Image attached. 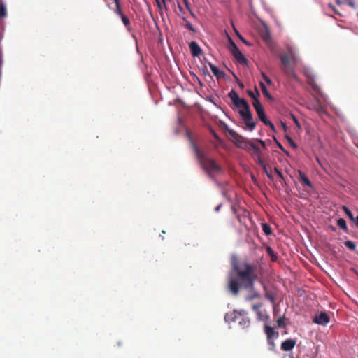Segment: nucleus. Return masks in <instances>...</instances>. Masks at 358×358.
<instances>
[{"instance_id": "1", "label": "nucleus", "mask_w": 358, "mask_h": 358, "mask_svg": "<svg viewBox=\"0 0 358 358\" xmlns=\"http://www.w3.org/2000/svg\"><path fill=\"white\" fill-rule=\"evenodd\" d=\"M232 269L229 273L228 288L234 295H237L240 289H252L255 282L258 279L259 266L245 260L231 262Z\"/></svg>"}, {"instance_id": "2", "label": "nucleus", "mask_w": 358, "mask_h": 358, "mask_svg": "<svg viewBox=\"0 0 358 358\" xmlns=\"http://www.w3.org/2000/svg\"><path fill=\"white\" fill-rule=\"evenodd\" d=\"M228 96L236 108H238L239 115L247 128L250 131L254 130L256 122L253 120L248 103L244 99L239 98L238 93L234 90H231L229 92Z\"/></svg>"}, {"instance_id": "3", "label": "nucleus", "mask_w": 358, "mask_h": 358, "mask_svg": "<svg viewBox=\"0 0 358 358\" xmlns=\"http://www.w3.org/2000/svg\"><path fill=\"white\" fill-rule=\"evenodd\" d=\"M192 145L201 166L211 179L215 180V175L222 173V167L214 159L209 158L205 153L200 151L196 144L192 143Z\"/></svg>"}, {"instance_id": "4", "label": "nucleus", "mask_w": 358, "mask_h": 358, "mask_svg": "<svg viewBox=\"0 0 358 358\" xmlns=\"http://www.w3.org/2000/svg\"><path fill=\"white\" fill-rule=\"evenodd\" d=\"M224 320L227 322H235L243 328L245 329L249 327L250 324V320L246 315V312L243 310L240 312L233 311L228 313L224 316Z\"/></svg>"}, {"instance_id": "5", "label": "nucleus", "mask_w": 358, "mask_h": 358, "mask_svg": "<svg viewBox=\"0 0 358 358\" xmlns=\"http://www.w3.org/2000/svg\"><path fill=\"white\" fill-rule=\"evenodd\" d=\"M237 143L239 147L251 150V155L254 159L262 156L261 150L252 141H247L245 138L240 137V140H238Z\"/></svg>"}, {"instance_id": "6", "label": "nucleus", "mask_w": 358, "mask_h": 358, "mask_svg": "<svg viewBox=\"0 0 358 358\" xmlns=\"http://www.w3.org/2000/svg\"><path fill=\"white\" fill-rule=\"evenodd\" d=\"M280 60L284 65H298L297 51L294 48L288 47L287 52L281 55Z\"/></svg>"}, {"instance_id": "7", "label": "nucleus", "mask_w": 358, "mask_h": 358, "mask_svg": "<svg viewBox=\"0 0 358 358\" xmlns=\"http://www.w3.org/2000/svg\"><path fill=\"white\" fill-rule=\"evenodd\" d=\"M229 49L230 52L234 55V58L237 60V62L241 64V65H245L247 64V59L244 57V55L241 53V52L239 50L237 45L231 41L229 45Z\"/></svg>"}, {"instance_id": "8", "label": "nucleus", "mask_w": 358, "mask_h": 358, "mask_svg": "<svg viewBox=\"0 0 358 358\" xmlns=\"http://www.w3.org/2000/svg\"><path fill=\"white\" fill-rule=\"evenodd\" d=\"M329 316L325 312H321L315 315L313 319V322L320 325H326L329 322Z\"/></svg>"}, {"instance_id": "9", "label": "nucleus", "mask_w": 358, "mask_h": 358, "mask_svg": "<svg viewBox=\"0 0 358 358\" xmlns=\"http://www.w3.org/2000/svg\"><path fill=\"white\" fill-rule=\"evenodd\" d=\"M259 34L262 40L266 43H269L271 41V32L268 27L266 24L264 23L262 27L259 29Z\"/></svg>"}, {"instance_id": "10", "label": "nucleus", "mask_w": 358, "mask_h": 358, "mask_svg": "<svg viewBox=\"0 0 358 358\" xmlns=\"http://www.w3.org/2000/svg\"><path fill=\"white\" fill-rule=\"evenodd\" d=\"M189 49L193 57H200L203 54L202 49L196 41H192L189 45Z\"/></svg>"}, {"instance_id": "11", "label": "nucleus", "mask_w": 358, "mask_h": 358, "mask_svg": "<svg viewBox=\"0 0 358 358\" xmlns=\"http://www.w3.org/2000/svg\"><path fill=\"white\" fill-rule=\"evenodd\" d=\"M296 343V339H287L281 343V350L285 352L290 351L294 348Z\"/></svg>"}, {"instance_id": "12", "label": "nucleus", "mask_w": 358, "mask_h": 358, "mask_svg": "<svg viewBox=\"0 0 358 358\" xmlns=\"http://www.w3.org/2000/svg\"><path fill=\"white\" fill-rule=\"evenodd\" d=\"M303 74L307 78L308 84L311 86L312 89L315 92H318L320 91V88L317 86V85L316 84V83L315 82L313 77L312 76L309 75L308 72L307 71H304Z\"/></svg>"}, {"instance_id": "13", "label": "nucleus", "mask_w": 358, "mask_h": 358, "mask_svg": "<svg viewBox=\"0 0 358 358\" xmlns=\"http://www.w3.org/2000/svg\"><path fill=\"white\" fill-rule=\"evenodd\" d=\"M264 332L266 335L267 339H272L278 336V332L275 331L274 329L267 324L264 326Z\"/></svg>"}, {"instance_id": "14", "label": "nucleus", "mask_w": 358, "mask_h": 358, "mask_svg": "<svg viewBox=\"0 0 358 358\" xmlns=\"http://www.w3.org/2000/svg\"><path fill=\"white\" fill-rule=\"evenodd\" d=\"M298 173H299V179H300L301 182L303 185H306V186H308L310 188H313V186L311 182L310 181L308 178L305 175V173H303L300 170L298 171Z\"/></svg>"}, {"instance_id": "15", "label": "nucleus", "mask_w": 358, "mask_h": 358, "mask_svg": "<svg viewBox=\"0 0 358 358\" xmlns=\"http://www.w3.org/2000/svg\"><path fill=\"white\" fill-rule=\"evenodd\" d=\"M283 73L289 78L295 80L296 82H299L296 73L294 72V69H282Z\"/></svg>"}, {"instance_id": "16", "label": "nucleus", "mask_w": 358, "mask_h": 358, "mask_svg": "<svg viewBox=\"0 0 358 358\" xmlns=\"http://www.w3.org/2000/svg\"><path fill=\"white\" fill-rule=\"evenodd\" d=\"M259 85L262 92V94L268 99L271 101H273V97L271 96V94L268 92L266 85L262 83H259Z\"/></svg>"}, {"instance_id": "17", "label": "nucleus", "mask_w": 358, "mask_h": 358, "mask_svg": "<svg viewBox=\"0 0 358 358\" xmlns=\"http://www.w3.org/2000/svg\"><path fill=\"white\" fill-rule=\"evenodd\" d=\"M256 113H257V115L259 117V119L260 120V121H262V122H265V120H267V117H266V115L264 113V108L262 107L260 108H257L255 110Z\"/></svg>"}, {"instance_id": "18", "label": "nucleus", "mask_w": 358, "mask_h": 358, "mask_svg": "<svg viewBox=\"0 0 358 358\" xmlns=\"http://www.w3.org/2000/svg\"><path fill=\"white\" fill-rule=\"evenodd\" d=\"M210 71H212L213 75L215 76H216L217 79H218V80L221 79V78L224 79L225 74H224V71L222 70H221L220 69H210Z\"/></svg>"}, {"instance_id": "19", "label": "nucleus", "mask_w": 358, "mask_h": 358, "mask_svg": "<svg viewBox=\"0 0 358 358\" xmlns=\"http://www.w3.org/2000/svg\"><path fill=\"white\" fill-rule=\"evenodd\" d=\"M7 16V10L5 3L0 0V18H5Z\"/></svg>"}, {"instance_id": "20", "label": "nucleus", "mask_w": 358, "mask_h": 358, "mask_svg": "<svg viewBox=\"0 0 358 358\" xmlns=\"http://www.w3.org/2000/svg\"><path fill=\"white\" fill-rule=\"evenodd\" d=\"M247 93H248V96L251 99H252V100H255V99L259 98L260 96V94L256 87H255V92H252V90H248Z\"/></svg>"}, {"instance_id": "21", "label": "nucleus", "mask_w": 358, "mask_h": 358, "mask_svg": "<svg viewBox=\"0 0 358 358\" xmlns=\"http://www.w3.org/2000/svg\"><path fill=\"white\" fill-rule=\"evenodd\" d=\"M266 252L268 253V255L271 257V259L273 262H275L278 259V256L276 255V254L274 252V251L273 250V249L271 248V247L270 246H266Z\"/></svg>"}, {"instance_id": "22", "label": "nucleus", "mask_w": 358, "mask_h": 358, "mask_svg": "<svg viewBox=\"0 0 358 358\" xmlns=\"http://www.w3.org/2000/svg\"><path fill=\"white\" fill-rule=\"evenodd\" d=\"M114 2L115 3V8L114 9V12L120 17L123 15V13L121 10L120 0H114Z\"/></svg>"}, {"instance_id": "23", "label": "nucleus", "mask_w": 358, "mask_h": 358, "mask_svg": "<svg viewBox=\"0 0 358 358\" xmlns=\"http://www.w3.org/2000/svg\"><path fill=\"white\" fill-rule=\"evenodd\" d=\"M262 231L264 232V234L266 235H270L272 233L271 228L270 225L267 223H262Z\"/></svg>"}, {"instance_id": "24", "label": "nucleus", "mask_w": 358, "mask_h": 358, "mask_svg": "<svg viewBox=\"0 0 358 358\" xmlns=\"http://www.w3.org/2000/svg\"><path fill=\"white\" fill-rule=\"evenodd\" d=\"M337 225L344 231L348 229L346 222L343 218H339L337 220Z\"/></svg>"}, {"instance_id": "25", "label": "nucleus", "mask_w": 358, "mask_h": 358, "mask_svg": "<svg viewBox=\"0 0 358 358\" xmlns=\"http://www.w3.org/2000/svg\"><path fill=\"white\" fill-rule=\"evenodd\" d=\"M342 209L345 212V213L346 214V215L352 220V221H354L355 220V217H354V215L352 214V213L350 211V210L345 206H343L342 207Z\"/></svg>"}, {"instance_id": "26", "label": "nucleus", "mask_w": 358, "mask_h": 358, "mask_svg": "<svg viewBox=\"0 0 358 358\" xmlns=\"http://www.w3.org/2000/svg\"><path fill=\"white\" fill-rule=\"evenodd\" d=\"M257 315V319L261 321L266 320L268 318V315H267L266 313H264L262 310L259 311Z\"/></svg>"}, {"instance_id": "27", "label": "nucleus", "mask_w": 358, "mask_h": 358, "mask_svg": "<svg viewBox=\"0 0 358 358\" xmlns=\"http://www.w3.org/2000/svg\"><path fill=\"white\" fill-rule=\"evenodd\" d=\"M345 245L350 250H355L356 249V244L352 241H347L344 243Z\"/></svg>"}, {"instance_id": "28", "label": "nucleus", "mask_w": 358, "mask_h": 358, "mask_svg": "<svg viewBox=\"0 0 358 358\" xmlns=\"http://www.w3.org/2000/svg\"><path fill=\"white\" fill-rule=\"evenodd\" d=\"M277 325L279 328H284L285 327L286 324L285 322V316L279 317L277 321Z\"/></svg>"}, {"instance_id": "29", "label": "nucleus", "mask_w": 358, "mask_h": 358, "mask_svg": "<svg viewBox=\"0 0 358 358\" xmlns=\"http://www.w3.org/2000/svg\"><path fill=\"white\" fill-rule=\"evenodd\" d=\"M252 106H253L255 110H256L257 108H260L263 107L260 101L259 100V98L255 99V100H253Z\"/></svg>"}, {"instance_id": "30", "label": "nucleus", "mask_w": 358, "mask_h": 358, "mask_svg": "<svg viewBox=\"0 0 358 358\" xmlns=\"http://www.w3.org/2000/svg\"><path fill=\"white\" fill-rule=\"evenodd\" d=\"M265 297L269 300L271 302L274 303L275 301V295L272 292H266Z\"/></svg>"}, {"instance_id": "31", "label": "nucleus", "mask_w": 358, "mask_h": 358, "mask_svg": "<svg viewBox=\"0 0 358 358\" xmlns=\"http://www.w3.org/2000/svg\"><path fill=\"white\" fill-rule=\"evenodd\" d=\"M120 17L122 19V21L123 24L126 27H127V26H129L130 24V20H129V19L126 15H124L123 14L122 16H120Z\"/></svg>"}, {"instance_id": "32", "label": "nucleus", "mask_w": 358, "mask_h": 358, "mask_svg": "<svg viewBox=\"0 0 358 358\" xmlns=\"http://www.w3.org/2000/svg\"><path fill=\"white\" fill-rule=\"evenodd\" d=\"M265 125L269 127L271 130L274 132H275V126L274 124L270 121L268 120V119L266 120H265V122H263Z\"/></svg>"}, {"instance_id": "33", "label": "nucleus", "mask_w": 358, "mask_h": 358, "mask_svg": "<svg viewBox=\"0 0 358 358\" xmlns=\"http://www.w3.org/2000/svg\"><path fill=\"white\" fill-rule=\"evenodd\" d=\"M285 138L287 140V141L293 148H296V144L294 142L293 139L290 136L286 135Z\"/></svg>"}, {"instance_id": "34", "label": "nucleus", "mask_w": 358, "mask_h": 358, "mask_svg": "<svg viewBox=\"0 0 358 358\" xmlns=\"http://www.w3.org/2000/svg\"><path fill=\"white\" fill-rule=\"evenodd\" d=\"M262 169H263V170H264V173H266V175L267 176V177H268L269 179L272 180V179H273V176H272V174L268 171V169H267V166H266V164L264 165V166H262Z\"/></svg>"}, {"instance_id": "35", "label": "nucleus", "mask_w": 358, "mask_h": 358, "mask_svg": "<svg viewBox=\"0 0 358 358\" xmlns=\"http://www.w3.org/2000/svg\"><path fill=\"white\" fill-rule=\"evenodd\" d=\"M261 308H262V303H257V304H254L252 305V309L256 313H257L259 311L262 310H261Z\"/></svg>"}, {"instance_id": "36", "label": "nucleus", "mask_w": 358, "mask_h": 358, "mask_svg": "<svg viewBox=\"0 0 358 358\" xmlns=\"http://www.w3.org/2000/svg\"><path fill=\"white\" fill-rule=\"evenodd\" d=\"M185 27L187 29H188L189 31L195 32V29H194L193 25L188 21H187L185 23Z\"/></svg>"}, {"instance_id": "37", "label": "nucleus", "mask_w": 358, "mask_h": 358, "mask_svg": "<svg viewBox=\"0 0 358 358\" xmlns=\"http://www.w3.org/2000/svg\"><path fill=\"white\" fill-rule=\"evenodd\" d=\"M255 160L262 167L266 164L262 159V157H258L255 159Z\"/></svg>"}, {"instance_id": "38", "label": "nucleus", "mask_w": 358, "mask_h": 358, "mask_svg": "<svg viewBox=\"0 0 358 358\" xmlns=\"http://www.w3.org/2000/svg\"><path fill=\"white\" fill-rule=\"evenodd\" d=\"M199 70H201L205 76L208 75L210 78H211L210 74V69H199Z\"/></svg>"}, {"instance_id": "39", "label": "nucleus", "mask_w": 358, "mask_h": 358, "mask_svg": "<svg viewBox=\"0 0 358 358\" xmlns=\"http://www.w3.org/2000/svg\"><path fill=\"white\" fill-rule=\"evenodd\" d=\"M274 171L277 173V175L282 180H284V176L281 171H279V169L277 167L274 168Z\"/></svg>"}, {"instance_id": "40", "label": "nucleus", "mask_w": 358, "mask_h": 358, "mask_svg": "<svg viewBox=\"0 0 358 358\" xmlns=\"http://www.w3.org/2000/svg\"><path fill=\"white\" fill-rule=\"evenodd\" d=\"M292 120L294 122V124H296V126L298 127V128H300L301 127V125H300V123L298 121V120L296 119V117L295 116H294L293 115H292Z\"/></svg>"}, {"instance_id": "41", "label": "nucleus", "mask_w": 358, "mask_h": 358, "mask_svg": "<svg viewBox=\"0 0 358 358\" xmlns=\"http://www.w3.org/2000/svg\"><path fill=\"white\" fill-rule=\"evenodd\" d=\"M232 74H233L234 77L237 80V83H238V86H239L241 88H242V89H243V88L244 87V85H243V83L242 82H241V81L238 79L237 76H236L234 73H232Z\"/></svg>"}, {"instance_id": "42", "label": "nucleus", "mask_w": 358, "mask_h": 358, "mask_svg": "<svg viewBox=\"0 0 358 358\" xmlns=\"http://www.w3.org/2000/svg\"><path fill=\"white\" fill-rule=\"evenodd\" d=\"M210 133L212 134V135L214 136V138L215 139H217V141L220 140V138L219 136L217 135V134L213 129H210Z\"/></svg>"}, {"instance_id": "43", "label": "nucleus", "mask_w": 358, "mask_h": 358, "mask_svg": "<svg viewBox=\"0 0 358 358\" xmlns=\"http://www.w3.org/2000/svg\"><path fill=\"white\" fill-rule=\"evenodd\" d=\"M268 345L271 347V349L273 350L275 347V343L272 339H267Z\"/></svg>"}, {"instance_id": "44", "label": "nucleus", "mask_w": 358, "mask_h": 358, "mask_svg": "<svg viewBox=\"0 0 358 358\" xmlns=\"http://www.w3.org/2000/svg\"><path fill=\"white\" fill-rule=\"evenodd\" d=\"M262 76H263L264 80L267 83V84L271 85V80H270V78L268 77H267L264 73H262Z\"/></svg>"}, {"instance_id": "45", "label": "nucleus", "mask_w": 358, "mask_h": 358, "mask_svg": "<svg viewBox=\"0 0 358 358\" xmlns=\"http://www.w3.org/2000/svg\"><path fill=\"white\" fill-rule=\"evenodd\" d=\"M156 2H157L158 8L159 9H162V6H164L163 3L162 2V1L161 0H156Z\"/></svg>"}, {"instance_id": "46", "label": "nucleus", "mask_w": 358, "mask_h": 358, "mask_svg": "<svg viewBox=\"0 0 358 358\" xmlns=\"http://www.w3.org/2000/svg\"><path fill=\"white\" fill-rule=\"evenodd\" d=\"M255 141H257V142H259V143L262 145V146L263 148H265V147H266L265 142H264V141H262V139H256Z\"/></svg>"}, {"instance_id": "47", "label": "nucleus", "mask_w": 358, "mask_h": 358, "mask_svg": "<svg viewBox=\"0 0 358 358\" xmlns=\"http://www.w3.org/2000/svg\"><path fill=\"white\" fill-rule=\"evenodd\" d=\"M348 5H349L351 7H355V3L352 0H347Z\"/></svg>"}, {"instance_id": "48", "label": "nucleus", "mask_w": 358, "mask_h": 358, "mask_svg": "<svg viewBox=\"0 0 358 358\" xmlns=\"http://www.w3.org/2000/svg\"><path fill=\"white\" fill-rule=\"evenodd\" d=\"M278 148H279L281 150H282L283 152H285V148L282 147V145L280 143H278Z\"/></svg>"}, {"instance_id": "49", "label": "nucleus", "mask_w": 358, "mask_h": 358, "mask_svg": "<svg viewBox=\"0 0 358 358\" xmlns=\"http://www.w3.org/2000/svg\"><path fill=\"white\" fill-rule=\"evenodd\" d=\"M329 6H330L331 8H332V10H334V12L335 13H336V14H338V15H340L339 12H338V10H336L334 8V6H333L332 5H329Z\"/></svg>"}, {"instance_id": "50", "label": "nucleus", "mask_w": 358, "mask_h": 358, "mask_svg": "<svg viewBox=\"0 0 358 358\" xmlns=\"http://www.w3.org/2000/svg\"><path fill=\"white\" fill-rule=\"evenodd\" d=\"M239 38L245 44H248L247 41L241 36L238 34Z\"/></svg>"}, {"instance_id": "51", "label": "nucleus", "mask_w": 358, "mask_h": 358, "mask_svg": "<svg viewBox=\"0 0 358 358\" xmlns=\"http://www.w3.org/2000/svg\"><path fill=\"white\" fill-rule=\"evenodd\" d=\"M221 206H222V204L218 205V206L215 208V210L216 212L219 211V210H220V208H221Z\"/></svg>"}, {"instance_id": "52", "label": "nucleus", "mask_w": 358, "mask_h": 358, "mask_svg": "<svg viewBox=\"0 0 358 358\" xmlns=\"http://www.w3.org/2000/svg\"><path fill=\"white\" fill-rule=\"evenodd\" d=\"M354 222L355 224L358 227V215L355 218Z\"/></svg>"}, {"instance_id": "53", "label": "nucleus", "mask_w": 358, "mask_h": 358, "mask_svg": "<svg viewBox=\"0 0 358 358\" xmlns=\"http://www.w3.org/2000/svg\"><path fill=\"white\" fill-rule=\"evenodd\" d=\"M161 1L163 3L164 7L165 8V9H166V1L165 0H161Z\"/></svg>"}, {"instance_id": "54", "label": "nucleus", "mask_w": 358, "mask_h": 358, "mask_svg": "<svg viewBox=\"0 0 358 358\" xmlns=\"http://www.w3.org/2000/svg\"><path fill=\"white\" fill-rule=\"evenodd\" d=\"M282 128L286 130L287 129V126L285 123L282 122Z\"/></svg>"}, {"instance_id": "55", "label": "nucleus", "mask_w": 358, "mask_h": 358, "mask_svg": "<svg viewBox=\"0 0 358 358\" xmlns=\"http://www.w3.org/2000/svg\"><path fill=\"white\" fill-rule=\"evenodd\" d=\"M209 66L210 68H213V67H215L213 64H212L211 63H208Z\"/></svg>"}, {"instance_id": "56", "label": "nucleus", "mask_w": 358, "mask_h": 358, "mask_svg": "<svg viewBox=\"0 0 358 358\" xmlns=\"http://www.w3.org/2000/svg\"><path fill=\"white\" fill-rule=\"evenodd\" d=\"M287 155L289 156V152L285 150V152H284Z\"/></svg>"}, {"instance_id": "57", "label": "nucleus", "mask_w": 358, "mask_h": 358, "mask_svg": "<svg viewBox=\"0 0 358 358\" xmlns=\"http://www.w3.org/2000/svg\"><path fill=\"white\" fill-rule=\"evenodd\" d=\"M316 160L318 163H320V159L318 158H317Z\"/></svg>"}, {"instance_id": "58", "label": "nucleus", "mask_w": 358, "mask_h": 358, "mask_svg": "<svg viewBox=\"0 0 358 358\" xmlns=\"http://www.w3.org/2000/svg\"><path fill=\"white\" fill-rule=\"evenodd\" d=\"M355 146L358 148V143H355Z\"/></svg>"}, {"instance_id": "59", "label": "nucleus", "mask_w": 358, "mask_h": 358, "mask_svg": "<svg viewBox=\"0 0 358 358\" xmlns=\"http://www.w3.org/2000/svg\"><path fill=\"white\" fill-rule=\"evenodd\" d=\"M185 3H187V0H185Z\"/></svg>"}, {"instance_id": "60", "label": "nucleus", "mask_w": 358, "mask_h": 358, "mask_svg": "<svg viewBox=\"0 0 358 358\" xmlns=\"http://www.w3.org/2000/svg\"><path fill=\"white\" fill-rule=\"evenodd\" d=\"M357 15H358V13H357Z\"/></svg>"}]
</instances>
